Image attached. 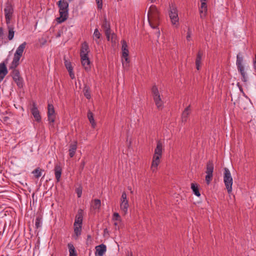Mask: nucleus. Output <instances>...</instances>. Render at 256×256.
I'll list each match as a JSON object with an SVG mask.
<instances>
[{
	"mask_svg": "<svg viewBox=\"0 0 256 256\" xmlns=\"http://www.w3.org/2000/svg\"><path fill=\"white\" fill-rule=\"evenodd\" d=\"M18 66H13L12 64H10L9 69L12 70L10 76L14 81L16 83L18 87L22 88L24 86V81L23 78L21 76L20 70L16 68Z\"/></svg>",
	"mask_w": 256,
	"mask_h": 256,
	"instance_id": "nucleus-1",
	"label": "nucleus"
},
{
	"mask_svg": "<svg viewBox=\"0 0 256 256\" xmlns=\"http://www.w3.org/2000/svg\"><path fill=\"white\" fill-rule=\"evenodd\" d=\"M122 64L124 69L128 70L129 67L130 60L128 59L129 51L126 42L123 40L122 41Z\"/></svg>",
	"mask_w": 256,
	"mask_h": 256,
	"instance_id": "nucleus-2",
	"label": "nucleus"
},
{
	"mask_svg": "<svg viewBox=\"0 0 256 256\" xmlns=\"http://www.w3.org/2000/svg\"><path fill=\"white\" fill-rule=\"evenodd\" d=\"M224 182L228 192L230 194L232 192L233 179L230 170L226 168H224Z\"/></svg>",
	"mask_w": 256,
	"mask_h": 256,
	"instance_id": "nucleus-3",
	"label": "nucleus"
},
{
	"mask_svg": "<svg viewBox=\"0 0 256 256\" xmlns=\"http://www.w3.org/2000/svg\"><path fill=\"white\" fill-rule=\"evenodd\" d=\"M26 44V42H24L20 44L17 48L16 52L14 54L12 61L10 64H12L13 66H18L20 64V60L21 56H22Z\"/></svg>",
	"mask_w": 256,
	"mask_h": 256,
	"instance_id": "nucleus-4",
	"label": "nucleus"
},
{
	"mask_svg": "<svg viewBox=\"0 0 256 256\" xmlns=\"http://www.w3.org/2000/svg\"><path fill=\"white\" fill-rule=\"evenodd\" d=\"M153 98L158 108L162 110L163 108L164 102L161 96L158 92V88L154 86L152 89Z\"/></svg>",
	"mask_w": 256,
	"mask_h": 256,
	"instance_id": "nucleus-5",
	"label": "nucleus"
},
{
	"mask_svg": "<svg viewBox=\"0 0 256 256\" xmlns=\"http://www.w3.org/2000/svg\"><path fill=\"white\" fill-rule=\"evenodd\" d=\"M102 28L104 29V30L105 34H106L107 40H110V39L111 40L112 42L114 37H115V35L114 34H112L111 38H110V22L106 18H105L104 19V20L102 22Z\"/></svg>",
	"mask_w": 256,
	"mask_h": 256,
	"instance_id": "nucleus-6",
	"label": "nucleus"
},
{
	"mask_svg": "<svg viewBox=\"0 0 256 256\" xmlns=\"http://www.w3.org/2000/svg\"><path fill=\"white\" fill-rule=\"evenodd\" d=\"M30 112L32 116H34L35 120L39 122L41 121V116L40 114V112L38 108L36 103L34 101H32V108H30Z\"/></svg>",
	"mask_w": 256,
	"mask_h": 256,
	"instance_id": "nucleus-7",
	"label": "nucleus"
},
{
	"mask_svg": "<svg viewBox=\"0 0 256 256\" xmlns=\"http://www.w3.org/2000/svg\"><path fill=\"white\" fill-rule=\"evenodd\" d=\"M48 117L50 123L53 124L55 122L56 114L54 107L52 104H48Z\"/></svg>",
	"mask_w": 256,
	"mask_h": 256,
	"instance_id": "nucleus-8",
	"label": "nucleus"
},
{
	"mask_svg": "<svg viewBox=\"0 0 256 256\" xmlns=\"http://www.w3.org/2000/svg\"><path fill=\"white\" fill-rule=\"evenodd\" d=\"M59 12L60 16H67L68 14V6L67 2L60 0L59 1Z\"/></svg>",
	"mask_w": 256,
	"mask_h": 256,
	"instance_id": "nucleus-9",
	"label": "nucleus"
},
{
	"mask_svg": "<svg viewBox=\"0 0 256 256\" xmlns=\"http://www.w3.org/2000/svg\"><path fill=\"white\" fill-rule=\"evenodd\" d=\"M64 64L70 76L72 79L75 78L74 74L73 72V68L72 66L71 62L68 60H66V57H64Z\"/></svg>",
	"mask_w": 256,
	"mask_h": 256,
	"instance_id": "nucleus-10",
	"label": "nucleus"
},
{
	"mask_svg": "<svg viewBox=\"0 0 256 256\" xmlns=\"http://www.w3.org/2000/svg\"><path fill=\"white\" fill-rule=\"evenodd\" d=\"M8 70L6 64L4 62L0 64V82L2 81L5 76L8 74Z\"/></svg>",
	"mask_w": 256,
	"mask_h": 256,
	"instance_id": "nucleus-11",
	"label": "nucleus"
},
{
	"mask_svg": "<svg viewBox=\"0 0 256 256\" xmlns=\"http://www.w3.org/2000/svg\"><path fill=\"white\" fill-rule=\"evenodd\" d=\"M96 256H103L106 250V246L104 244H101L96 246Z\"/></svg>",
	"mask_w": 256,
	"mask_h": 256,
	"instance_id": "nucleus-12",
	"label": "nucleus"
},
{
	"mask_svg": "<svg viewBox=\"0 0 256 256\" xmlns=\"http://www.w3.org/2000/svg\"><path fill=\"white\" fill-rule=\"evenodd\" d=\"M150 25L152 28H156L160 23L159 17H147Z\"/></svg>",
	"mask_w": 256,
	"mask_h": 256,
	"instance_id": "nucleus-13",
	"label": "nucleus"
},
{
	"mask_svg": "<svg viewBox=\"0 0 256 256\" xmlns=\"http://www.w3.org/2000/svg\"><path fill=\"white\" fill-rule=\"evenodd\" d=\"M89 52V46L87 42H84L82 44L80 56V58H86Z\"/></svg>",
	"mask_w": 256,
	"mask_h": 256,
	"instance_id": "nucleus-14",
	"label": "nucleus"
},
{
	"mask_svg": "<svg viewBox=\"0 0 256 256\" xmlns=\"http://www.w3.org/2000/svg\"><path fill=\"white\" fill-rule=\"evenodd\" d=\"M162 144L160 141H158L156 144V147L154 150V156L161 158L162 153Z\"/></svg>",
	"mask_w": 256,
	"mask_h": 256,
	"instance_id": "nucleus-15",
	"label": "nucleus"
},
{
	"mask_svg": "<svg viewBox=\"0 0 256 256\" xmlns=\"http://www.w3.org/2000/svg\"><path fill=\"white\" fill-rule=\"evenodd\" d=\"M160 157L153 156L152 162L151 166V170L152 172H156L157 170V167L160 164Z\"/></svg>",
	"mask_w": 256,
	"mask_h": 256,
	"instance_id": "nucleus-16",
	"label": "nucleus"
},
{
	"mask_svg": "<svg viewBox=\"0 0 256 256\" xmlns=\"http://www.w3.org/2000/svg\"><path fill=\"white\" fill-rule=\"evenodd\" d=\"M54 174L57 182H59L61 177L62 169L60 164H57L54 166Z\"/></svg>",
	"mask_w": 256,
	"mask_h": 256,
	"instance_id": "nucleus-17",
	"label": "nucleus"
},
{
	"mask_svg": "<svg viewBox=\"0 0 256 256\" xmlns=\"http://www.w3.org/2000/svg\"><path fill=\"white\" fill-rule=\"evenodd\" d=\"M242 62H243L242 54L240 52L236 56V64L238 70H242V69L244 68V67L242 65Z\"/></svg>",
	"mask_w": 256,
	"mask_h": 256,
	"instance_id": "nucleus-18",
	"label": "nucleus"
},
{
	"mask_svg": "<svg viewBox=\"0 0 256 256\" xmlns=\"http://www.w3.org/2000/svg\"><path fill=\"white\" fill-rule=\"evenodd\" d=\"M203 56V52L201 50H199L196 55V66L198 70L200 69V64Z\"/></svg>",
	"mask_w": 256,
	"mask_h": 256,
	"instance_id": "nucleus-19",
	"label": "nucleus"
},
{
	"mask_svg": "<svg viewBox=\"0 0 256 256\" xmlns=\"http://www.w3.org/2000/svg\"><path fill=\"white\" fill-rule=\"evenodd\" d=\"M82 64L85 70L88 71L90 69V61L88 56L86 58H81Z\"/></svg>",
	"mask_w": 256,
	"mask_h": 256,
	"instance_id": "nucleus-20",
	"label": "nucleus"
},
{
	"mask_svg": "<svg viewBox=\"0 0 256 256\" xmlns=\"http://www.w3.org/2000/svg\"><path fill=\"white\" fill-rule=\"evenodd\" d=\"M158 14V10L156 6L152 5L150 6L148 12L147 16H154Z\"/></svg>",
	"mask_w": 256,
	"mask_h": 256,
	"instance_id": "nucleus-21",
	"label": "nucleus"
},
{
	"mask_svg": "<svg viewBox=\"0 0 256 256\" xmlns=\"http://www.w3.org/2000/svg\"><path fill=\"white\" fill-rule=\"evenodd\" d=\"M4 11L5 14L4 16H10L13 12V8L12 4L9 2H7Z\"/></svg>",
	"mask_w": 256,
	"mask_h": 256,
	"instance_id": "nucleus-22",
	"label": "nucleus"
},
{
	"mask_svg": "<svg viewBox=\"0 0 256 256\" xmlns=\"http://www.w3.org/2000/svg\"><path fill=\"white\" fill-rule=\"evenodd\" d=\"M190 112V106H187L182 113V121L186 122L188 118Z\"/></svg>",
	"mask_w": 256,
	"mask_h": 256,
	"instance_id": "nucleus-23",
	"label": "nucleus"
},
{
	"mask_svg": "<svg viewBox=\"0 0 256 256\" xmlns=\"http://www.w3.org/2000/svg\"><path fill=\"white\" fill-rule=\"evenodd\" d=\"M82 226L76 225L74 226V238L76 240L78 239L79 236L81 234Z\"/></svg>",
	"mask_w": 256,
	"mask_h": 256,
	"instance_id": "nucleus-24",
	"label": "nucleus"
},
{
	"mask_svg": "<svg viewBox=\"0 0 256 256\" xmlns=\"http://www.w3.org/2000/svg\"><path fill=\"white\" fill-rule=\"evenodd\" d=\"M170 16H178V12L174 4H170Z\"/></svg>",
	"mask_w": 256,
	"mask_h": 256,
	"instance_id": "nucleus-25",
	"label": "nucleus"
},
{
	"mask_svg": "<svg viewBox=\"0 0 256 256\" xmlns=\"http://www.w3.org/2000/svg\"><path fill=\"white\" fill-rule=\"evenodd\" d=\"M76 148H77V144H76V142H75L74 144H72L70 145L68 151H69V156L70 158H72L74 156V155L76 153Z\"/></svg>",
	"mask_w": 256,
	"mask_h": 256,
	"instance_id": "nucleus-26",
	"label": "nucleus"
},
{
	"mask_svg": "<svg viewBox=\"0 0 256 256\" xmlns=\"http://www.w3.org/2000/svg\"><path fill=\"white\" fill-rule=\"evenodd\" d=\"M82 218L83 216L81 212H78L76 216L74 226H76V225L82 226Z\"/></svg>",
	"mask_w": 256,
	"mask_h": 256,
	"instance_id": "nucleus-27",
	"label": "nucleus"
},
{
	"mask_svg": "<svg viewBox=\"0 0 256 256\" xmlns=\"http://www.w3.org/2000/svg\"><path fill=\"white\" fill-rule=\"evenodd\" d=\"M101 206V202L98 199H95L92 202L91 207L94 210H99Z\"/></svg>",
	"mask_w": 256,
	"mask_h": 256,
	"instance_id": "nucleus-28",
	"label": "nucleus"
},
{
	"mask_svg": "<svg viewBox=\"0 0 256 256\" xmlns=\"http://www.w3.org/2000/svg\"><path fill=\"white\" fill-rule=\"evenodd\" d=\"M120 208L124 213L126 214L128 212V200H124L121 202Z\"/></svg>",
	"mask_w": 256,
	"mask_h": 256,
	"instance_id": "nucleus-29",
	"label": "nucleus"
},
{
	"mask_svg": "<svg viewBox=\"0 0 256 256\" xmlns=\"http://www.w3.org/2000/svg\"><path fill=\"white\" fill-rule=\"evenodd\" d=\"M88 118L90 121V122L92 124V126L93 128H94L96 126V123L94 121V115L92 112L90 110H89L87 114Z\"/></svg>",
	"mask_w": 256,
	"mask_h": 256,
	"instance_id": "nucleus-30",
	"label": "nucleus"
},
{
	"mask_svg": "<svg viewBox=\"0 0 256 256\" xmlns=\"http://www.w3.org/2000/svg\"><path fill=\"white\" fill-rule=\"evenodd\" d=\"M214 164L212 160H209L206 164V174H212L214 171Z\"/></svg>",
	"mask_w": 256,
	"mask_h": 256,
	"instance_id": "nucleus-31",
	"label": "nucleus"
},
{
	"mask_svg": "<svg viewBox=\"0 0 256 256\" xmlns=\"http://www.w3.org/2000/svg\"><path fill=\"white\" fill-rule=\"evenodd\" d=\"M68 246L70 253L69 256H77V254L74 245L71 243H69L68 244Z\"/></svg>",
	"mask_w": 256,
	"mask_h": 256,
	"instance_id": "nucleus-32",
	"label": "nucleus"
},
{
	"mask_svg": "<svg viewBox=\"0 0 256 256\" xmlns=\"http://www.w3.org/2000/svg\"><path fill=\"white\" fill-rule=\"evenodd\" d=\"M8 38L11 40L13 39L14 35V28L12 25H8Z\"/></svg>",
	"mask_w": 256,
	"mask_h": 256,
	"instance_id": "nucleus-33",
	"label": "nucleus"
},
{
	"mask_svg": "<svg viewBox=\"0 0 256 256\" xmlns=\"http://www.w3.org/2000/svg\"><path fill=\"white\" fill-rule=\"evenodd\" d=\"M84 96L87 99H90L91 98V94L90 92V88L87 85H85L84 88Z\"/></svg>",
	"mask_w": 256,
	"mask_h": 256,
	"instance_id": "nucleus-34",
	"label": "nucleus"
},
{
	"mask_svg": "<svg viewBox=\"0 0 256 256\" xmlns=\"http://www.w3.org/2000/svg\"><path fill=\"white\" fill-rule=\"evenodd\" d=\"M44 171L43 170L38 168L32 171V174H34L36 178H38L42 175V172Z\"/></svg>",
	"mask_w": 256,
	"mask_h": 256,
	"instance_id": "nucleus-35",
	"label": "nucleus"
},
{
	"mask_svg": "<svg viewBox=\"0 0 256 256\" xmlns=\"http://www.w3.org/2000/svg\"><path fill=\"white\" fill-rule=\"evenodd\" d=\"M191 188L192 189L193 192L196 196H200L198 186L196 184L192 183L191 184Z\"/></svg>",
	"mask_w": 256,
	"mask_h": 256,
	"instance_id": "nucleus-36",
	"label": "nucleus"
},
{
	"mask_svg": "<svg viewBox=\"0 0 256 256\" xmlns=\"http://www.w3.org/2000/svg\"><path fill=\"white\" fill-rule=\"evenodd\" d=\"M42 225V218L40 216H38L36 218L35 227L36 229L40 228Z\"/></svg>",
	"mask_w": 256,
	"mask_h": 256,
	"instance_id": "nucleus-37",
	"label": "nucleus"
},
{
	"mask_svg": "<svg viewBox=\"0 0 256 256\" xmlns=\"http://www.w3.org/2000/svg\"><path fill=\"white\" fill-rule=\"evenodd\" d=\"M238 70L240 73V74L242 76V80L244 82H246L247 81V76H246V73L244 72V68H242V70Z\"/></svg>",
	"mask_w": 256,
	"mask_h": 256,
	"instance_id": "nucleus-38",
	"label": "nucleus"
},
{
	"mask_svg": "<svg viewBox=\"0 0 256 256\" xmlns=\"http://www.w3.org/2000/svg\"><path fill=\"white\" fill-rule=\"evenodd\" d=\"M201 2V6L200 8V12H205L207 10V4L206 2Z\"/></svg>",
	"mask_w": 256,
	"mask_h": 256,
	"instance_id": "nucleus-39",
	"label": "nucleus"
},
{
	"mask_svg": "<svg viewBox=\"0 0 256 256\" xmlns=\"http://www.w3.org/2000/svg\"><path fill=\"white\" fill-rule=\"evenodd\" d=\"M100 34L98 28L95 29L94 33V38L96 42H98V40L100 38Z\"/></svg>",
	"mask_w": 256,
	"mask_h": 256,
	"instance_id": "nucleus-40",
	"label": "nucleus"
},
{
	"mask_svg": "<svg viewBox=\"0 0 256 256\" xmlns=\"http://www.w3.org/2000/svg\"><path fill=\"white\" fill-rule=\"evenodd\" d=\"M179 17H170L171 22L173 25L177 26L178 24Z\"/></svg>",
	"mask_w": 256,
	"mask_h": 256,
	"instance_id": "nucleus-41",
	"label": "nucleus"
},
{
	"mask_svg": "<svg viewBox=\"0 0 256 256\" xmlns=\"http://www.w3.org/2000/svg\"><path fill=\"white\" fill-rule=\"evenodd\" d=\"M213 174H206V181L208 184H209L210 181L212 180Z\"/></svg>",
	"mask_w": 256,
	"mask_h": 256,
	"instance_id": "nucleus-42",
	"label": "nucleus"
},
{
	"mask_svg": "<svg viewBox=\"0 0 256 256\" xmlns=\"http://www.w3.org/2000/svg\"><path fill=\"white\" fill-rule=\"evenodd\" d=\"M68 17H57L56 21L58 24H60L67 20Z\"/></svg>",
	"mask_w": 256,
	"mask_h": 256,
	"instance_id": "nucleus-43",
	"label": "nucleus"
},
{
	"mask_svg": "<svg viewBox=\"0 0 256 256\" xmlns=\"http://www.w3.org/2000/svg\"><path fill=\"white\" fill-rule=\"evenodd\" d=\"M112 220H120V217L119 214L117 212H114L113 214Z\"/></svg>",
	"mask_w": 256,
	"mask_h": 256,
	"instance_id": "nucleus-44",
	"label": "nucleus"
},
{
	"mask_svg": "<svg viewBox=\"0 0 256 256\" xmlns=\"http://www.w3.org/2000/svg\"><path fill=\"white\" fill-rule=\"evenodd\" d=\"M76 193L77 194L78 197L80 198L82 196V188L79 187L77 188L76 190Z\"/></svg>",
	"mask_w": 256,
	"mask_h": 256,
	"instance_id": "nucleus-45",
	"label": "nucleus"
},
{
	"mask_svg": "<svg viewBox=\"0 0 256 256\" xmlns=\"http://www.w3.org/2000/svg\"><path fill=\"white\" fill-rule=\"evenodd\" d=\"M98 8V9H102V0H96Z\"/></svg>",
	"mask_w": 256,
	"mask_h": 256,
	"instance_id": "nucleus-46",
	"label": "nucleus"
},
{
	"mask_svg": "<svg viewBox=\"0 0 256 256\" xmlns=\"http://www.w3.org/2000/svg\"><path fill=\"white\" fill-rule=\"evenodd\" d=\"M124 200H128L126 198V192H123L122 194V197H121V202H122Z\"/></svg>",
	"mask_w": 256,
	"mask_h": 256,
	"instance_id": "nucleus-47",
	"label": "nucleus"
},
{
	"mask_svg": "<svg viewBox=\"0 0 256 256\" xmlns=\"http://www.w3.org/2000/svg\"><path fill=\"white\" fill-rule=\"evenodd\" d=\"M190 37H191V32L190 30L188 29V32H187V36H186V40L188 41H190Z\"/></svg>",
	"mask_w": 256,
	"mask_h": 256,
	"instance_id": "nucleus-48",
	"label": "nucleus"
},
{
	"mask_svg": "<svg viewBox=\"0 0 256 256\" xmlns=\"http://www.w3.org/2000/svg\"><path fill=\"white\" fill-rule=\"evenodd\" d=\"M6 24H7L8 26V25H10V20H11V18H12V17H6Z\"/></svg>",
	"mask_w": 256,
	"mask_h": 256,
	"instance_id": "nucleus-49",
	"label": "nucleus"
},
{
	"mask_svg": "<svg viewBox=\"0 0 256 256\" xmlns=\"http://www.w3.org/2000/svg\"><path fill=\"white\" fill-rule=\"evenodd\" d=\"M84 165H85V162H84V161L82 160V162L80 166V168L82 170L84 169Z\"/></svg>",
	"mask_w": 256,
	"mask_h": 256,
	"instance_id": "nucleus-50",
	"label": "nucleus"
},
{
	"mask_svg": "<svg viewBox=\"0 0 256 256\" xmlns=\"http://www.w3.org/2000/svg\"><path fill=\"white\" fill-rule=\"evenodd\" d=\"M237 86H238V88H239L240 90V92H243V90H242V86L240 84L239 82H238L237 83Z\"/></svg>",
	"mask_w": 256,
	"mask_h": 256,
	"instance_id": "nucleus-51",
	"label": "nucleus"
},
{
	"mask_svg": "<svg viewBox=\"0 0 256 256\" xmlns=\"http://www.w3.org/2000/svg\"><path fill=\"white\" fill-rule=\"evenodd\" d=\"M4 35V30L2 28H0V36H2Z\"/></svg>",
	"mask_w": 256,
	"mask_h": 256,
	"instance_id": "nucleus-52",
	"label": "nucleus"
},
{
	"mask_svg": "<svg viewBox=\"0 0 256 256\" xmlns=\"http://www.w3.org/2000/svg\"><path fill=\"white\" fill-rule=\"evenodd\" d=\"M8 119L9 118L8 116H4L3 118L4 121L5 122H7Z\"/></svg>",
	"mask_w": 256,
	"mask_h": 256,
	"instance_id": "nucleus-53",
	"label": "nucleus"
},
{
	"mask_svg": "<svg viewBox=\"0 0 256 256\" xmlns=\"http://www.w3.org/2000/svg\"><path fill=\"white\" fill-rule=\"evenodd\" d=\"M160 30H158L156 32V36L158 38H159V36H160Z\"/></svg>",
	"mask_w": 256,
	"mask_h": 256,
	"instance_id": "nucleus-54",
	"label": "nucleus"
},
{
	"mask_svg": "<svg viewBox=\"0 0 256 256\" xmlns=\"http://www.w3.org/2000/svg\"><path fill=\"white\" fill-rule=\"evenodd\" d=\"M91 238H91L90 235L88 234V235L87 236V240L88 241V240H91Z\"/></svg>",
	"mask_w": 256,
	"mask_h": 256,
	"instance_id": "nucleus-55",
	"label": "nucleus"
},
{
	"mask_svg": "<svg viewBox=\"0 0 256 256\" xmlns=\"http://www.w3.org/2000/svg\"><path fill=\"white\" fill-rule=\"evenodd\" d=\"M128 189L130 191L132 194L133 192V191L132 190V188L130 186H128Z\"/></svg>",
	"mask_w": 256,
	"mask_h": 256,
	"instance_id": "nucleus-56",
	"label": "nucleus"
},
{
	"mask_svg": "<svg viewBox=\"0 0 256 256\" xmlns=\"http://www.w3.org/2000/svg\"><path fill=\"white\" fill-rule=\"evenodd\" d=\"M150 0V2L152 3H153V2H154L156 1V0Z\"/></svg>",
	"mask_w": 256,
	"mask_h": 256,
	"instance_id": "nucleus-57",
	"label": "nucleus"
},
{
	"mask_svg": "<svg viewBox=\"0 0 256 256\" xmlns=\"http://www.w3.org/2000/svg\"><path fill=\"white\" fill-rule=\"evenodd\" d=\"M200 2H206L207 0H200Z\"/></svg>",
	"mask_w": 256,
	"mask_h": 256,
	"instance_id": "nucleus-58",
	"label": "nucleus"
},
{
	"mask_svg": "<svg viewBox=\"0 0 256 256\" xmlns=\"http://www.w3.org/2000/svg\"><path fill=\"white\" fill-rule=\"evenodd\" d=\"M114 225H115V226H116V225H117V223H116V222H115V223H114Z\"/></svg>",
	"mask_w": 256,
	"mask_h": 256,
	"instance_id": "nucleus-59",
	"label": "nucleus"
},
{
	"mask_svg": "<svg viewBox=\"0 0 256 256\" xmlns=\"http://www.w3.org/2000/svg\"><path fill=\"white\" fill-rule=\"evenodd\" d=\"M60 36V34H58L57 36Z\"/></svg>",
	"mask_w": 256,
	"mask_h": 256,
	"instance_id": "nucleus-60",
	"label": "nucleus"
},
{
	"mask_svg": "<svg viewBox=\"0 0 256 256\" xmlns=\"http://www.w3.org/2000/svg\"><path fill=\"white\" fill-rule=\"evenodd\" d=\"M132 256V254H130V256Z\"/></svg>",
	"mask_w": 256,
	"mask_h": 256,
	"instance_id": "nucleus-61",
	"label": "nucleus"
}]
</instances>
